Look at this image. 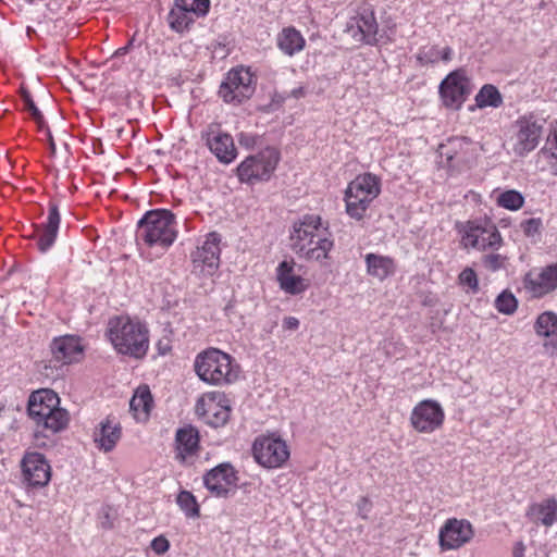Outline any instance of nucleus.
Instances as JSON below:
<instances>
[{
    "label": "nucleus",
    "mask_w": 557,
    "mask_h": 557,
    "mask_svg": "<svg viewBox=\"0 0 557 557\" xmlns=\"http://www.w3.org/2000/svg\"><path fill=\"white\" fill-rule=\"evenodd\" d=\"M525 515L536 524L552 527L557 521V499L548 497L540 503H533Z\"/></svg>",
    "instance_id": "obj_27"
},
{
    "label": "nucleus",
    "mask_w": 557,
    "mask_h": 557,
    "mask_svg": "<svg viewBox=\"0 0 557 557\" xmlns=\"http://www.w3.org/2000/svg\"><path fill=\"white\" fill-rule=\"evenodd\" d=\"M507 258L499 253H487L482 257L483 267L492 272H496L505 267Z\"/></svg>",
    "instance_id": "obj_43"
},
{
    "label": "nucleus",
    "mask_w": 557,
    "mask_h": 557,
    "mask_svg": "<svg viewBox=\"0 0 557 557\" xmlns=\"http://www.w3.org/2000/svg\"><path fill=\"white\" fill-rule=\"evenodd\" d=\"M194 17L202 18L207 16L210 10V0H176Z\"/></svg>",
    "instance_id": "obj_39"
},
{
    "label": "nucleus",
    "mask_w": 557,
    "mask_h": 557,
    "mask_svg": "<svg viewBox=\"0 0 557 557\" xmlns=\"http://www.w3.org/2000/svg\"><path fill=\"white\" fill-rule=\"evenodd\" d=\"M371 508H372V503L371 500L363 496L361 497L358 502H357V509H358V515L362 518V519H367L368 518V515L369 512L371 511Z\"/></svg>",
    "instance_id": "obj_47"
},
{
    "label": "nucleus",
    "mask_w": 557,
    "mask_h": 557,
    "mask_svg": "<svg viewBox=\"0 0 557 557\" xmlns=\"http://www.w3.org/2000/svg\"><path fill=\"white\" fill-rule=\"evenodd\" d=\"M461 232V244L465 248L476 250H497L503 245V238L498 228L488 221H469Z\"/></svg>",
    "instance_id": "obj_10"
},
{
    "label": "nucleus",
    "mask_w": 557,
    "mask_h": 557,
    "mask_svg": "<svg viewBox=\"0 0 557 557\" xmlns=\"http://www.w3.org/2000/svg\"><path fill=\"white\" fill-rule=\"evenodd\" d=\"M454 51L450 47L445 46H424L421 47L417 53V60L421 65L435 64L438 61L445 63L451 61Z\"/></svg>",
    "instance_id": "obj_33"
},
{
    "label": "nucleus",
    "mask_w": 557,
    "mask_h": 557,
    "mask_svg": "<svg viewBox=\"0 0 557 557\" xmlns=\"http://www.w3.org/2000/svg\"><path fill=\"white\" fill-rule=\"evenodd\" d=\"M280 161V152L267 147L257 154L247 157L237 166V176L242 183L255 184L269 181Z\"/></svg>",
    "instance_id": "obj_7"
},
{
    "label": "nucleus",
    "mask_w": 557,
    "mask_h": 557,
    "mask_svg": "<svg viewBox=\"0 0 557 557\" xmlns=\"http://www.w3.org/2000/svg\"><path fill=\"white\" fill-rule=\"evenodd\" d=\"M194 370L202 382L214 386L232 384L239 376V366L234 358L218 348L199 352L194 361Z\"/></svg>",
    "instance_id": "obj_5"
},
{
    "label": "nucleus",
    "mask_w": 557,
    "mask_h": 557,
    "mask_svg": "<svg viewBox=\"0 0 557 557\" xmlns=\"http://www.w3.org/2000/svg\"><path fill=\"white\" fill-rule=\"evenodd\" d=\"M544 123L534 114L518 117L512 124V150L516 156L525 157L540 144Z\"/></svg>",
    "instance_id": "obj_9"
},
{
    "label": "nucleus",
    "mask_w": 557,
    "mask_h": 557,
    "mask_svg": "<svg viewBox=\"0 0 557 557\" xmlns=\"http://www.w3.org/2000/svg\"><path fill=\"white\" fill-rule=\"evenodd\" d=\"M472 524L466 519H448L440 530V545L444 550L457 549L473 537Z\"/></svg>",
    "instance_id": "obj_20"
},
{
    "label": "nucleus",
    "mask_w": 557,
    "mask_h": 557,
    "mask_svg": "<svg viewBox=\"0 0 557 557\" xmlns=\"http://www.w3.org/2000/svg\"><path fill=\"white\" fill-rule=\"evenodd\" d=\"M535 332L540 336H550L557 332V314L550 311L543 312L536 319Z\"/></svg>",
    "instance_id": "obj_37"
},
{
    "label": "nucleus",
    "mask_w": 557,
    "mask_h": 557,
    "mask_svg": "<svg viewBox=\"0 0 557 557\" xmlns=\"http://www.w3.org/2000/svg\"><path fill=\"white\" fill-rule=\"evenodd\" d=\"M176 456L180 462L197 455L199 450V432L193 425H185L175 434Z\"/></svg>",
    "instance_id": "obj_24"
},
{
    "label": "nucleus",
    "mask_w": 557,
    "mask_h": 557,
    "mask_svg": "<svg viewBox=\"0 0 557 557\" xmlns=\"http://www.w3.org/2000/svg\"><path fill=\"white\" fill-rule=\"evenodd\" d=\"M221 236L216 232L206 235L205 240L191 252L193 273L198 276H212L220 267Z\"/></svg>",
    "instance_id": "obj_11"
},
{
    "label": "nucleus",
    "mask_w": 557,
    "mask_h": 557,
    "mask_svg": "<svg viewBox=\"0 0 557 557\" xmlns=\"http://www.w3.org/2000/svg\"><path fill=\"white\" fill-rule=\"evenodd\" d=\"M541 171H548L557 176V123H555L546 138L545 145L536 154Z\"/></svg>",
    "instance_id": "obj_28"
},
{
    "label": "nucleus",
    "mask_w": 557,
    "mask_h": 557,
    "mask_svg": "<svg viewBox=\"0 0 557 557\" xmlns=\"http://www.w3.org/2000/svg\"><path fill=\"white\" fill-rule=\"evenodd\" d=\"M21 98L24 104V110L28 111L32 119L37 123L39 127H44L46 122L44 119L42 113L40 110L36 107L30 92L26 89L21 90Z\"/></svg>",
    "instance_id": "obj_41"
},
{
    "label": "nucleus",
    "mask_w": 557,
    "mask_h": 557,
    "mask_svg": "<svg viewBox=\"0 0 557 557\" xmlns=\"http://www.w3.org/2000/svg\"><path fill=\"white\" fill-rule=\"evenodd\" d=\"M201 139L220 163L230 164L237 158V149L231 134L211 123L201 132Z\"/></svg>",
    "instance_id": "obj_13"
},
{
    "label": "nucleus",
    "mask_w": 557,
    "mask_h": 557,
    "mask_svg": "<svg viewBox=\"0 0 557 557\" xmlns=\"http://www.w3.org/2000/svg\"><path fill=\"white\" fill-rule=\"evenodd\" d=\"M475 103L479 108H498L503 104V97L493 85H484L475 96Z\"/></svg>",
    "instance_id": "obj_35"
},
{
    "label": "nucleus",
    "mask_w": 557,
    "mask_h": 557,
    "mask_svg": "<svg viewBox=\"0 0 557 557\" xmlns=\"http://www.w3.org/2000/svg\"><path fill=\"white\" fill-rule=\"evenodd\" d=\"M176 216L168 209L150 210L137 223L136 242L139 246L166 251L177 238Z\"/></svg>",
    "instance_id": "obj_4"
},
{
    "label": "nucleus",
    "mask_w": 557,
    "mask_h": 557,
    "mask_svg": "<svg viewBox=\"0 0 557 557\" xmlns=\"http://www.w3.org/2000/svg\"><path fill=\"white\" fill-rule=\"evenodd\" d=\"M60 213L55 203H50L48 210L47 221L40 225H36L32 238L36 239V246L42 253L47 252L55 243L59 226H60Z\"/></svg>",
    "instance_id": "obj_22"
},
{
    "label": "nucleus",
    "mask_w": 557,
    "mask_h": 557,
    "mask_svg": "<svg viewBox=\"0 0 557 557\" xmlns=\"http://www.w3.org/2000/svg\"><path fill=\"white\" fill-rule=\"evenodd\" d=\"M381 193V180L372 173L356 176L345 191L347 214L359 221L363 219L370 203Z\"/></svg>",
    "instance_id": "obj_6"
},
{
    "label": "nucleus",
    "mask_w": 557,
    "mask_h": 557,
    "mask_svg": "<svg viewBox=\"0 0 557 557\" xmlns=\"http://www.w3.org/2000/svg\"><path fill=\"white\" fill-rule=\"evenodd\" d=\"M183 9L184 8L174 0V4L168 14L169 26L176 33H184L188 30L197 20L189 12L184 11Z\"/></svg>",
    "instance_id": "obj_34"
},
{
    "label": "nucleus",
    "mask_w": 557,
    "mask_h": 557,
    "mask_svg": "<svg viewBox=\"0 0 557 557\" xmlns=\"http://www.w3.org/2000/svg\"><path fill=\"white\" fill-rule=\"evenodd\" d=\"M255 460L267 469L282 467L289 457L286 443L274 436H259L252 445Z\"/></svg>",
    "instance_id": "obj_12"
},
{
    "label": "nucleus",
    "mask_w": 557,
    "mask_h": 557,
    "mask_svg": "<svg viewBox=\"0 0 557 557\" xmlns=\"http://www.w3.org/2000/svg\"><path fill=\"white\" fill-rule=\"evenodd\" d=\"M542 228V220L540 218H531L521 222V230L528 237H533L540 233Z\"/></svg>",
    "instance_id": "obj_44"
},
{
    "label": "nucleus",
    "mask_w": 557,
    "mask_h": 557,
    "mask_svg": "<svg viewBox=\"0 0 557 557\" xmlns=\"http://www.w3.org/2000/svg\"><path fill=\"white\" fill-rule=\"evenodd\" d=\"M292 249L306 261L323 262L334 247L329 226L317 214H306L294 223L290 235Z\"/></svg>",
    "instance_id": "obj_1"
},
{
    "label": "nucleus",
    "mask_w": 557,
    "mask_h": 557,
    "mask_svg": "<svg viewBox=\"0 0 557 557\" xmlns=\"http://www.w3.org/2000/svg\"><path fill=\"white\" fill-rule=\"evenodd\" d=\"M344 32L355 42L375 45L379 41V24L374 12L369 8L361 9L347 21Z\"/></svg>",
    "instance_id": "obj_14"
},
{
    "label": "nucleus",
    "mask_w": 557,
    "mask_h": 557,
    "mask_svg": "<svg viewBox=\"0 0 557 557\" xmlns=\"http://www.w3.org/2000/svg\"><path fill=\"white\" fill-rule=\"evenodd\" d=\"M276 280L280 288L289 295H298L308 288L305 278L294 274V261H282L276 268Z\"/></svg>",
    "instance_id": "obj_25"
},
{
    "label": "nucleus",
    "mask_w": 557,
    "mask_h": 557,
    "mask_svg": "<svg viewBox=\"0 0 557 557\" xmlns=\"http://www.w3.org/2000/svg\"><path fill=\"white\" fill-rule=\"evenodd\" d=\"M364 261L367 265V273L379 281H384L396 272L395 260L389 256L370 252L366 255Z\"/></svg>",
    "instance_id": "obj_29"
},
{
    "label": "nucleus",
    "mask_w": 557,
    "mask_h": 557,
    "mask_svg": "<svg viewBox=\"0 0 557 557\" xmlns=\"http://www.w3.org/2000/svg\"><path fill=\"white\" fill-rule=\"evenodd\" d=\"M438 91L446 108L459 109L471 92L470 82L462 71H453L442 81Z\"/></svg>",
    "instance_id": "obj_18"
},
{
    "label": "nucleus",
    "mask_w": 557,
    "mask_h": 557,
    "mask_svg": "<svg viewBox=\"0 0 557 557\" xmlns=\"http://www.w3.org/2000/svg\"><path fill=\"white\" fill-rule=\"evenodd\" d=\"M496 203L498 207L517 211L524 205V197L522 194L515 189L505 190L496 197Z\"/></svg>",
    "instance_id": "obj_36"
},
{
    "label": "nucleus",
    "mask_w": 557,
    "mask_h": 557,
    "mask_svg": "<svg viewBox=\"0 0 557 557\" xmlns=\"http://www.w3.org/2000/svg\"><path fill=\"white\" fill-rule=\"evenodd\" d=\"M121 436L122 428L120 422L113 417H107L95 429L94 442L100 450L109 453L114 449Z\"/></svg>",
    "instance_id": "obj_23"
},
{
    "label": "nucleus",
    "mask_w": 557,
    "mask_h": 557,
    "mask_svg": "<svg viewBox=\"0 0 557 557\" xmlns=\"http://www.w3.org/2000/svg\"><path fill=\"white\" fill-rule=\"evenodd\" d=\"M276 44L284 54L293 57L304 50L306 39L298 29L289 26L278 33Z\"/></svg>",
    "instance_id": "obj_30"
},
{
    "label": "nucleus",
    "mask_w": 557,
    "mask_h": 557,
    "mask_svg": "<svg viewBox=\"0 0 557 557\" xmlns=\"http://www.w3.org/2000/svg\"><path fill=\"white\" fill-rule=\"evenodd\" d=\"M102 525L106 527V528H111L112 527L111 523H104V522H102Z\"/></svg>",
    "instance_id": "obj_53"
},
{
    "label": "nucleus",
    "mask_w": 557,
    "mask_h": 557,
    "mask_svg": "<svg viewBox=\"0 0 557 557\" xmlns=\"http://www.w3.org/2000/svg\"><path fill=\"white\" fill-rule=\"evenodd\" d=\"M51 351L58 361L71 363L78 360L83 354V347L78 337L66 335L52 342Z\"/></svg>",
    "instance_id": "obj_26"
},
{
    "label": "nucleus",
    "mask_w": 557,
    "mask_h": 557,
    "mask_svg": "<svg viewBox=\"0 0 557 557\" xmlns=\"http://www.w3.org/2000/svg\"><path fill=\"white\" fill-rule=\"evenodd\" d=\"M127 52V47L120 48L116 53L117 54H125Z\"/></svg>",
    "instance_id": "obj_52"
},
{
    "label": "nucleus",
    "mask_w": 557,
    "mask_h": 557,
    "mask_svg": "<svg viewBox=\"0 0 557 557\" xmlns=\"http://www.w3.org/2000/svg\"><path fill=\"white\" fill-rule=\"evenodd\" d=\"M256 90V81L248 67L237 66L227 72L219 88L225 103L240 104Z\"/></svg>",
    "instance_id": "obj_8"
},
{
    "label": "nucleus",
    "mask_w": 557,
    "mask_h": 557,
    "mask_svg": "<svg viewBox=\"0 0 557 557\" xmlns=\"http://www.w3.org/2000/svg\"><path fill=\"white\" fill-rule=\"evenodd\" d=\"M129 408L137 421H146L152 408V396L147 386L139 387L129 401Z\"/></svg>",
    "instance_id": "obj_32"
},
{
    "label": "nucleus",
    "mask_w": 557,
    "mask_h": 557,
    "mask_svg": "<svg viewBox=\"0 0 557 557\" xmlns=\"http://www.w3.org/2000/svg\"><path fill=\"white\" fill-rule=\"evenodd\" d=\"M261 136L253 133L240 132L237 135L238 144L246 149H253L259 145Z\"/></svg>",
    "instance_id": "obj_45"
},
{
    "label": "nucleus",
    "mask_w": 557,
    "mask_h": 557,
    "mask_svg": "<svg viewBox=\"0 0 557 557\" xmlns=\"http://www.w3.org/2000/svg\"><path fill=\"white\" fill-rule=\"evenodd\" d=\"M523 545L520 544L518 547L513 549V557H522L523 556Z\"/></svg>",
    "instance_id": "obj_50"
},
{
    "label": "nucleus",
    "mask_w": 557,
    "mask_h": 557,
    "mask_svg": "<svg viewBox=\"0 0 557 557\" xmlns=\"http://www.w3.org/2000/svg\"><path fill=\"white\" fill-rule=\"evenodd\" d=\"M283 327L289 331H296L299 327V320L295 317H287L283 320Z\"/></svg>",
    "instance_id": "obj_49"
},
{
    "label": "nucleus",
    "mask_w": 557,
    "mask_h": 557,
    "mask_svg": "<svg viewBox=\"0 0 557 557\" xmlns=\"http://www.w3.org/2000/svg\"><path fill=\"white\" fill-rule=\"evenodd\" d=\"M496 309L503 314H512L518 307V300L509 290L502 292L495 299Z\"/></svg>",
    "instance_id": "obj_40"
},
{
    "label": "nucleus",
    "mask_w": 557,
    "mask_h": 557,
    "mask_svg": "<svg viewBox=\"0 0 557 557\" xmlns=\"http://www.w3.org/2000/svg\"><path fill=\"white\" fill-rule=\"evenodd\" d=\"M547 341L544 343L546 352L550 356H557V332L550 336H547Z\"/></svg>",
    "instance_id": "obj_48"
},
{
    "label": "nucleus",
    "mask_w": 557,
    "mask_h": 557,
    "mask_svg": "<svg viewBox=\"0 0 557 557\" xmlns=\"http://www.w3.org/2000/svg\"><path fill=\"white\" fill-rule=\"evenodd\" d=\"M27 412L35 424L34 438L37 446H45L41 438L61 432L70 421L69 412L60 407L58 394L47 388L30 394Z\"/></svg>",
    "instance_id": "obj_2"
},
{
    "label": "nucleus",
    "mask_w": 557,
    "mask_h": 557,
    "mask_svg": "<svg viewBox=\"0 0 557 557\" xmlns=\"http://www.w3.org/2000/svg\"><path fill=\"white\" fill-rule=\"evenodd\" d=\"M444 419L445 413L441 404L433 399H424L413 407L410 423L417 432L429 434L440 429Z\"/></svg>",
    "instance_id": "obj_17"
},
{
    "label": "nucleus",
    "mask_w": 557,
    "mask_h": 557,
    "mask_svg": "<svg viewBox=\"0 0 557 557\" xmlns=\"http://www.w3.org/2000/svg\"><path fill=\"white\" fill-rule=\"evenodd\" d=\"M176 503L180 508L184 511L186 517L196 518L199 517L200 510L196 497L188 491H181L176 497Z\"/></svg>",
    "instance_id": "obj_38"
},
{
    "label": "nucleus",
    "mask_w": 557,
    "mask_h": 557,
    "mask_svg": "<svg viewBox=\"0 0 557 557\" xmlns=\"http://www.w3.org/2000/svg\"><path fill=\"white\" fill-rule=\"evenodd\" d=\"M150 547L157 555H163L169 550L170 542L165 536L159 535L151 541Z\"/></svg>",
    "instance_id": "obj_46"
},
{
    "label": "nucleus",
    "mask_w": 557,
    "mask_h": 557,
    "mask_svg": "<svg viewBox=\"0 0 557 557\" xmlns=\"http://www.w3.org/2000/svg\"><path fill=\"white\" fill-rule=\"evenodd\" d=\"M107 336L116 352L141 359L149 349V331L140 321L128 315L113 317L108 322Z\"/></svg>",
    "instance_id": "obj_3"
},
{
    "label": "nucleus",
    "mask_w": 557,
    "mask_h": 557,
    "mask_svg": "<svg viewBox=\"0 0 557 557\" xmlns=\"http://www.w3.org/2000/svg\"><path fill=\"white\" fill-rule=\"evenodd\" d=\"M23 480L28 486L41 487L51 478V468L47 459L39 453H26L21 462Z\"/></svg>",
    "instance_id": "obj_21"
},
{
    "label": "nucleus",
    "mask_w": 557,
    "mask_h": 557,
    "mask_svg": "<svg viewBox=\"0 0 557 557\" xmlns=\"http://www.w3.org/2000/svg\"><path fill=\"white\" fill-rule=\"evenodd\" d=\"M236 471L228 462L218 465L203 475L205 486L216 497H227L236 486Z\"/></svg>",
    "instance_id": "obj_19"
},
{
    "label": "nucleus",
    "mask_w": 557,
    "mask_h": 557,
    "mask_svg": "<svg viewBox=\"0 0 557 557\" xmlns=\"http://www.w3.org/2000/svg\"><path fill=\"white\" fill-rule=\"evenodd\" d=\"M196 413L213 428H221L230 419L231 408L223 394L211 392L201 396L196 403Z\"/></svg>",
    "instance_id": "obj_15"
},
{
    "label": "nucleus",
    "mask_w": 557,
    "mask_h": 557,
    "mask_svg": "<svg viewBox=\"0 0 557 557\" xmlns=\"http://www.w3.org/2000/svg\"><path fill=\"white\" fill-rule=\"evenodd\" d=\"M529 287L535 296H543L557 287V265H548L534 278L529 281Z\"/></svg>",
    "instance_id": "obj_31"
},
{
    "label": "nucleus",
    "mask_w": 557,
    "mask_h": 557,
    "mask_svg": "<svg viewBox=\"0 0 557 557\" xmlns=\"http://www.w3.org/2000/svg\"><path fill=\"white\" fill-rule=\"evenodd\" d=\"M440 154L449 168L461 171L474 161L476 144L467 137H453L440 146Z\"/></svg>",
    "instance_id": "obj_16"
},
{
    "label": "nucleus",
    "mask_w": 557,
    "mask_h": 557,
    "mask_svg": "<svg viewBox=\"0 0 557 557\" xmlns=\"http://www.w3.org/2000/svg\"><path fill=\"white\" fill-rule=\"evenodd\" d=\"M302 95H304V90H302L301 87L293 90V96L296 97V98H298V97H300Z\"/></svg>",
    "instance_id": "obj_51"
},
{
    "label": "nucleus",
    "mask_w": 557,
    "mask_h": 557,
    "mask_svg": "<svg viewBox=\"0 0 557 557\" xmlns=\"http://www.w3.org/2000/svg\"><path fill=\"white\" fill-rule=\"evenodd\" d=\"M458 280L460 285L468 287V292L476 293L479 290L478 276L471 268L462 270Z\"/></svg>",
    "instance_id": "obj_42"
}]
</instances>
